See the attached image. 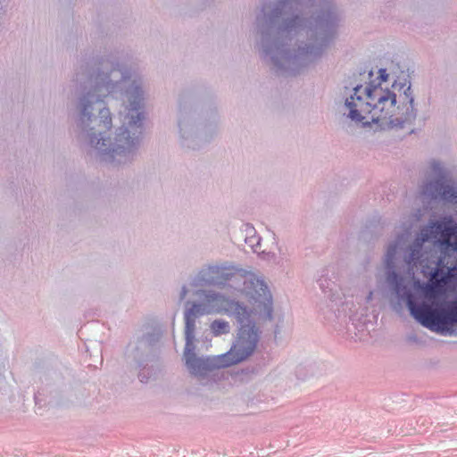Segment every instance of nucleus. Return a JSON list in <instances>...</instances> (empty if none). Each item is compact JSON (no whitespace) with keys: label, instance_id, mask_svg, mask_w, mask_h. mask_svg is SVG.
<instances>
[{"label":"nucleus","instance_id":"nucleus-1","mask_svg":"<svg viewBox=\"0 0 457 457\" xmlns=\"http://www.w3.org/2000/svg\"><path fill=\"white\" fill-rule=\"evenodd\" d=\"M407 263L420 267L427 283L416 280L406 296L411 315L424 327L454 334L457 327V224L451 217L421 231Z\"/></svg>","mask_w":457,"mask_h":457},{"label":"nucleus","instance_id":"nucleus-2","mask_svg":"<svg viewBox=\"0 0 457 457\" xmlns=\"http://www.w3.org/2000/svg\"><path fill=\"white\" fill-rule=\"evenodd\" d=\"M380 82L357 86L353 94L346 99L349 117L355 122L369 126L380 123L381 126L403 127L415 118L413 97L411 84L395 81L390 88H384L382 82H386V70L378 71Z\"/></svg>","mask_w":457,"mask_h":457},{"label":"nucleus","instance_id":"nucleus-3","mask_svg":"<svg viewBox=\"0 0 457 457\" xmlns=\"http://www.w3.org/2000/svg\"><path fill=\"white\" fill-rule=\"evenodd\" d=\"M233 314L240 324L238 337L231 349L225 354L219 356L216 365L228 367L237 364L251 355L258 342V330L254 323L250 320L251 313L237 302L230 301L219 295H209L206 303L202 307L200 304L193 306L185 312V360L187 368L192 373H197L204 361L195 356L193 345L195 338V318L199 315L209 313Z\"/></svg>","mask_w":457,"mask_h":457},{"label":"nucleus","instance_id":"nucleus-4","mask_svg":"<svg viewBox=\"0 0 457 457\" xmlns=\"http://www.w3.org/2000/svg\"><path fill=\"white\" fill-rule=\"evenodd\" d=\"M434 179L429 180L424 187L423 195L433 199H442L453 204L457 207V188L453 182L448 179L445 172L438 163L433 165Z\"/></svg>","mask_w":457,"mask_h":457},{"label":"nucleus","instance_id":"nucleus-5","mask_svg":"<svg viewBox=\"0 0 457 457\" xmlns=\"http://www.w3.org/2000/svg\"><path fill=\"white\" fill-rule=\"evenodd\" d=\"M210 280L213 284L222 285L237 275V270L228 266H211L208 268Z\"/></svg>","mask_w":457,"mask_h":457},{"label":"nucleus","instance_id":"nucleus-6","mask_svg":"<svg viewBox=\"0 0 457 457\" xmlns=\"http://www.w3.org/2000/svg\"><path fill=\"white\" fill-rule=\"evenodd\" d=\"M256 285L260 287V291H256L258 296L256 298V302L266 303H270V295L268 290V287L260 280L256 281Z\"/></svg>","mask_w":457,"mask_h":457},{"label":"nucleus","instance_id":"nucleus-7","mask_svg":"<svg viewBox=\"0 0 457 457\" xmlns=\"http://www.w3.org/2000/svg\"><path fill=\"white\" fill-rule=\"evenodd\" d=\"M211 328L214 336H220L228 332L229 325L227 321L214 320L211 324Z\"/></svg>","mask_w":457,"mask_h":457},{"label":"nucleus","instance_id":"nucleus-8","mask_svg":"<svg viewBox=\"0 0 457 457\" xmlns=\"http://www.w3.org/2000/svg\"><path fill=\"white\" fill-rule=\"evenodd\" d=\"M101 117L103 119L104 127L107 129L111 128L112 119L108 109H103L100 111Z\"/></svg>","mask_w":457,"mask_h":457},{"label":"nucleus","instance_id":"nucleus-9","mask_svg":"<svg viewBox=\"0 0 457 457\" xmlns=\"http://www.w3.org/2000/svg\"><path fill=\"white\" fill-rule=\"evenodd\" d=\"M395 245H393V246H390L388 251H387V262H390L393 258V255L395 254Z\"/></svg>","mask_w":457,"mask_h":457},{"label":"nucleus","instance_id":"nucleus-10","mask_svg":"<svg viewBox=\"0 0 457 457\" xmlns=\"http://www.w3.org/2000/svg\"><path fill=\"white\" fill-rule=\"evenodd\" d=\"M87 105H85V106H84V109H83V114H84V115H87Z\"/></svg>","mask_w":457,"mask_h":457},{"label":"nucleus","instance_id":"nucleus-11","mask_svg":"<svg viewBox=\"0 0 457 457\" xmlns=\"http://www.w3.org/2000/svg\"><path fill=\"white\" fill-rule=\"evenodd\" d=\"M185 295H186V291H183L182 297H185Z\"/></svg>","mask_w":457,"mask_h":457},{"label":"nucleus","instance_id":"nucleus-12","mask_svg":"<svg viewBox=\"0 0 457 457\" xmlns=\"http://www.w3.org/2000/svg\"><path fill=\"white\" fill-rule=\"evenodd\" d=\"M100 144V139L97 140L96 145Z\"/></svg>","mask_w":457,"mask_h":457}]
</instances>
